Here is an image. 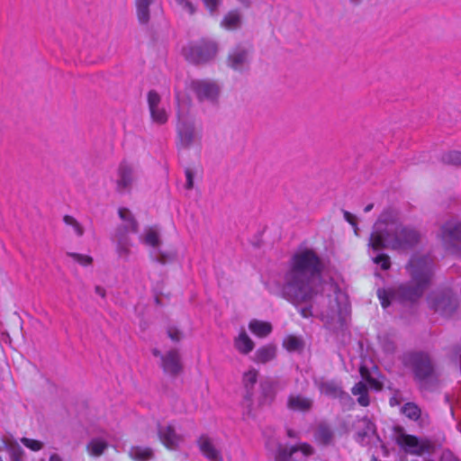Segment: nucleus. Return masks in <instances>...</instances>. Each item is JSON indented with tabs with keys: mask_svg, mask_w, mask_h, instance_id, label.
<instances>
[{
	"mask_svg": "<svg viewBox=\"0 0 461 461\" xmlns=\"http://www.w3.org/2000/svg\"><path fill=\"white\" fill-rule=\"evenodd\" d=\"M241 25V15L238 10H230L222 18L221 26L228 31H236Z\"/></svg>",
	"mask_w": 461,
	"mask_h": 461,
	"instance_id": "obj_27",
	"label": "nucleus"
},
{
	"mask_svg": "<svg viewBox=\"0 0 461 461\" xmlns=\"http://www.w3.org/2000/svg\"><path fill=\"white\" fill-rule=\"evenodd\" d=\"M63 221L66 225L70 226L74 231V233L80 237L84 234V230L81 224L72 216L65 215Z\"/></svg>",
	"mask_w": 461,
	"mask_h": 461,
	"instance_id": "obj_35",
	"label": "nucleus"
},
{
	"mask_svg": "<svg viewBox=\"0 0 461 461\" xmlns=\"http://www.w3.org/2000/svg\"><path fill=\"white\" fill-rule=\"evenodd\" d=\"M205 7L210 11L213 12L218 6L219 1L218 0H203Z\"/></svg>",
	"mask_w": 461,
	"mask_h": 461,
	"instance_id": "obj_43",
	"label": "nucleus"
},
{
	"mask_svg": "<svg viewBox=\"0 0 461 461\" xmlns=\"http://www.w3.org/2000/svg\"><path fill=\"white\" fill-rule=\"evenodd\" d=\"M313 454L311 445L302 443L294 447H280L276 453V461H299L300 459Z\"/></svg>",
	"mask_w": 461,
	"mask_h": 461,
	"instance_id": "obj_12",
	"label": "nucleus"
},
{
	"mask_svg": "<svg viewBox=\"0 0 461 461\" xmlns=\"http://www.w3.org/2000/svg\"><path fill=\"white\" fill-rule=\"evenodd\" d=\"M176 98L177 101L178 111L177 117L178 122L176 125L177 141L176 145L181 149H188L198 140H200V134L196 131L194 122L185 113L184 104L185 100L181 95L178 88L176 89Z\"/></svg>",
	"mask_w": 461,
	"mask_h": 461,
	"instance_id": "obj_5",
	"label": "nucleus"
},
{
	"mask_svg": "<svg viewBox=\"0 0 461 461\" xmlns=\"http://www.w3.org/2000/svg\"><path fill=\"white\" fill-rule=\"evenodd\" d=\"M130 456L136 461H148L152 458L153 451L149 447H132L130 450Z\"/></svg>",
	"mask_w": 461,
	"mask_h": 461,
	"instance_id": "obj_33",
	"label": "nucleus"
},
{
	"mask_svg": "<svg viewBox=\"0 0 461 461\" xmlns=\"http://www.w3.org/2000/svg\"><path fill=\"white\" fill-rule=\"evenodd\" d=\"M160 95L156 91L148 94V104L152 122L158 124H165L168 120V108L164 104Z\"/></svg>",
	"mask_w": 461,
	"mask_h": 461,
	"instance_id": "obj_10",
	"label": "nucleus"
},
{
	"mask_svg": "<svg viewBox=\"0 0 461 461\" xmlns=\"http://www.w3.org/2000/svg\"><path fill=\"white\" fill-rule=\"evenodd\" d=\"M247 59H228V67L234 70H242L247 67Z\"/></svg>",
	"mask_w": 461,
	"mask_h": 461,
	"instance_id": "obj_38",
	"label": "nucleus"
},
{
	"mask_svg": "<svg viewBox=\"0 0 461 461\" xmlns=\"http://www.w3.org/2000/svg\"><path fill=\"white\" fill-rule=\"evenodd\" d=\"M286 405L293 411L306 412L312 409L313 400L301 393H291L288 396Z\"/></svg>",
	"mask_w": 461,
	"mask_h": 461,
	"instance_id": "obj_17",
	"label": "nucleus"
},
{
	"mask_svg": "<svg viewBox=\"0 0 461 461\" xmlns=\"http://www.w3.org/2000/svg\"><path fill=\"white\" fill-rule=\"evenodd\" d=\"M158 434L162 444L170 450L177 449L184 442V436L178 434L170 424L159 425Z\"/></svg>",
	"mask_w": 461,
	"mask_h": 461,
	"instance_id": "obj_13",
	"label": "nucleus"
},
{
	"mask_svg": "<svg viewBox=\"0 0 461 461\" xmlns=\"http://www.w3.org/2000/svg\"><path fill=\"white\" fill-rule=\"evenodd\" d=\"M153 355L156 356V357L159 356V351L158 349H154L153 350Z\"/></svg>",
	"mask_w": 461,
	"mask_h": 461,
	"instance_id": "obj_55",
	"label": "nucleus"
},
{
	"mask_svg": "<svg viewBox=\"0 0 461 461\" xmlns=\"http://www.w3.org/2000/svg\"><path fill=\"white\" fill-rule=\"evenodd\" d=\"M258 372L255 368H250L246 371L242 375V386L246 389L245 399L247 401H251L252 398V391L254 385L258 381Z\"/></svg>",
	"mask_w": 461,
	"mask_h": 461,
	"instance_id": "obj_26",
	"label": "nucleus"
},
{
	"mask_svg": "<svg viewBox=\"0 0 461 461\" xmlns=\"http://www.w3.org/2000/svg\"><path fill=\"white\" fill-rule=\"evenodd\" d=\"M197 446L203 456L210 461H223L221 439L208 434L201 435Z\"/></svg>",
	"mask_w": 461,
	"mask_h": 461,
	"instance_id": "obj_9",
	"label": "nucleus"
},
{
	"mask_svg": "<svg viewBox=\"0 0 461 461\" xmlns=\"http://www.w3.org/2000/svg\"><path fill=\"white\" fill-rule=\"evenodd\" d=\"M139 178V172L134 165L122 161L114 174L115 190L119 194H129Z\"/></svg>",
	"mask_w": 461,
	"mask_h": 461,
	"instance_id": "obj_7",
	"label": "nucleus"
},
{
	"mask_svg": "<svg viewBox=\"0 0 461 461\" xmlns=\"http://www.w3.org/2000/svg\"><path fill=\"white\" fill-rule=\"evenodd\" d=\"M249 330L258 338L268 336L273 330L272 324L268 321L252 319L249 323Z\"/></svg>",
	"mask_w": 461,
	"mask_h": 461,
	"instance_id": "obj_25",
	"label": "nucleus"
},
{
	"mask_svg": "<svg viewBox=\"0 0 461 461\" xmlns=\"http://www.w3.org/2000/svg\"><path fill=\"white\" fill-rule=\"evenodd\" d=\"M68 256L83 267H87L92 264L93 258L88 255L78 253H69Z\"/></svg>",
	"mask_w": 461,
	"mask_h": 461,
	"instance_id": "obj_36",
	"label": "nucleus"
},
{
	"mask_svg": "<svg viewBox=\"0 0 461 461\" xmlns=\"http://www.w3.org/2000/svg\"><path fill=\"white\" fill-rule=\"evenodd\" d=\"M95 293H96L99 296H101L102 298H104V296H105V290H104V287H102V286H96V287H95Z\"/></svg>",
	"mask_w": 461,
	"mask_h": 461,
	"instance_id": "obj_47",
	"label": "nucleus"
},
{
	"mask_svg": "<svg viewBox=\"0 0 461 461\" xmlns=\"http://www.w3.org/2000/svg\"><path fill=\"white\" fill-rule=\"evenodd\" d=\"M351 1H352V2H355V3L358 2V0H351Z\"/></svg>",
	"mask_w": 461,
	"mask_h": 461,
	"instance_id": "obj_58",
	"label": "nucleus"
},
{
	"mask_svg": "<svg viewBox=\"0 0 461 461\" xmlns=\"http://www.w3.org/2000/svg\"><path fill=\"white\" fill-rule=\"evenodd\" d=\"M283 346L289 352L300 351L303 348V342L300 338L289 335L284 339Z\"/></svg>",
	"mask_w": 461,
	"mask_h": 461,
	"instance_id": "obj_34",
	"label": "nucleus"
},
{
	"mask_svg": "<svg viewBox=\"0 0 461 461\" xmlns=\"http://www.w3.org/2000/svg\"><path fill=\"white\" fill-rule=\"evenodd\" d=\"M176 4L185 11L193 14L195 11L194 5L188 0H176Z\"/></svg>",
	"mask_w": 461,
	"mask_h": 461,
	"instance_id": "obj_39",
	"label": "nucleus"
},
{
	"mask_svg": "<svg viewBox=\"0 0 461 461\" xmlns=\"http://www.w3.org/2000/svg\"><path fill=\"white\" fill-rule=\"evenodd\" d=\"M190 88L195 93L200 101L215 102L220 95V86L213 81L194 80Z\"/></svg>",
	"mask_w": 461,
	"mask_h": 461,
	"instance_id": "obj_11",
	"label": "nucleus"
},
{
	"mask_svg": "<svg viewBox=\"0 0 461 461\" xmlns=\"http://www.w3.org/2000/svg\"><path fill=\"white\" fill-rule=\"evenodd\" d=\"M49 461H62V458L57 454H52Z\"/></svg>",
	"mask_w": 461,
	"mask_h": 461,
	"instance_id": "obj_48",
	"label": "nucleus"
},
{
	"mask_svg": "<svg viewBox=\"0 0 461 461\" xmlns=\"http://www.w3.org/2000/svg\"><path fill=\"white\" fill-rule=\"evenodd\" d=\"M403 363L411 367L414 379L421 389L430 390L438 384V372L427 353H407L403 357Z\"/></svg>",
	"mask_w": 461,
	"mask_h": 461,
	"instance_id": "obj_4",
	"label": "nucleus"
},
{
	"mask_svg": "<svg viewBox=\"0 0 461 461\" xmlns=\"http://www.w3.org/2000/svg\"><path fill=\"white\" fill-rule=\"evenodd\" d=\"M168 337L175 342H177L181 339V333L180 331L173 327L168 328L167 330Z\"/></svg>",
	"mask_w": 461,
	"mask_h": 461,
	"instance_id": "obj_41",
	"label": "nucleus"
},
{
	"mask_svg": "<svg viewBox=\"0 0 461 461\" xmlns=\"http://www.w3.org/2000/svg\"><path fill=\"white\" fill-rule=\"evenodd\" d=\"M401 411L405 417L414 421H418L421 418V410L414 402L405 403L402 407Z\"/></svg>",
	"mask_w": 461,
	"mask_h": 461,
	"instance_id": "obj_32",
	"label": "nucleus"
},
{
	"mask_svg": "<svg viewBox=\"0 0 461 461\" xmlns=\"http://www.w3.org/2000/svg\"><path fill=\"white\" fill-rule=\"evenodd\" d=\"M276 357V346L267 344L258 348L253 357V361L257 364H267L274 360Z\"/></svg>",
	"mask_w": 461,
	"mask_h": 461,
	"instance_id": "obj_24",
	"label": "nucleus"
},
{
	"mask_svg": "<svg viewBox=\"0 0 461 461\" xmlns=\"http://www.w3.org/2000/svg\"><path fill=\"white\" fill-rule=\"evenodd\" d=\"M458 356H459V360H460V365H461V350L458 352Z\"/></svg>",
	"mask_w": 461,
	"mask_h": 461,
	"instance_id": "obj_57",
	"label": "nucleus"
},
{
	"mask_svg": "<svg viewBox=\"0 0 461 461\" xmlns=\"http://www.w3.org/2000/svg\"><path fill=\"white\" fill-rule=\"evenodd\" d=\"M397 403H398V402H397V400H396V398H395V397H392V398L390 399V405H391V406H394V405H396Z\"/></svg>",
	"mask_w": 461,
	"mask_h": 461,
	"instance_id": "obj_54",
	"label": "nucleus"
},
{
	"mask_svg": "<svg viewBox=\"0 0 461 461\" xmlns=\"http://www.w3.org/2000/svg\"><path fill=\"white\" fill-rule=\"evenodd\" d=\"M441 461H459L456 457L449 456V457H443Z\"/></svg>",
	"mask_w": 461,
	"mask_h": 461,
	"instance_id": "obj_53",
	"label": "nucleus"
},
{
	"mask_svg": "<svg viewBox=\"0 0 461 461\" xmlns=\"http://www.w3.org/2000/svg\"><path fill=\"white\" fill-rule=\"evenodd\" d=\"M122 230H116L114 238L116 240V250L120 258H128L131 254V249L133 246L131 240Z\"/></svg>",
	"mask_w": 461,
	"mask_h": 461,
	"instance_id": "obj_23",
	"label": "nucleus"
},
{
	"mask_svg": "<svg viewBox=\"0 0 461 461\" xmlns=\"http://www.w3.org/2000/svg\"><path fill=\"white\" fill-rule=\"evenodd\" d=\"M320 392L330 398L350 399L341 386L335 381H322L318 384Z\"/></svg>",
	"mask_w": 461,
	"mask_h": 461,
	"instance_id": "obj_18",
	"label": "nucleus"
},
{
	"mask_svg": "<svg viewBox=\"0 0 461 461\" xmlns=\"http://www.w3.org/2000/svg\"><path fill=\"white\" fill-rule=\"evenodd\" d=\"M170 259V257L166 253L159 252L156 256V260L160 264H166Z\"/></svg>",
	"mask_w": 461,
	"mask_h": 461,
	"instance_id": "obj_46",
	"label": "nucleus"
},
{
	"mask_svg": "<svg viewBox=\"0 0 461 461\" xmlns=\"http://www.w3.org/2000/svg\"><path fill=\"white\" fill-rule=\"evenodd\" d=\"M367 381L372 386L375 387L376 389L379 388V383L376 382L375 379L369 378Z\"/></svg>",
	"mask_w": 461,
	"mask_h": 461,
	"instance_id": "obj_49",
	"label": "nucleus"
},
{
	"mask_svg": "<svg viewBox=\"0 0 461 461\" xmlns=\"http://www.w3.org/2000/svg\"><path fill=\"white\" fill-rule=\"evenodd\" d=\"M446 159L449 162L459 164L461 163V153L457 151L450 152Z\"/></svg>",
	"mask_w": 461,
	"mask_h": 461,
	"instance_id": "obj_42",
	"label": "nucleus"
},
{
	"mask_svg": "<svg viewBox=\"0 0 461 461\" xmlns=\"http://www.w3.org/2000/svg\"><path fill=\"white\" fill-rule=\"evenodd\" d=\"M360 372H361V375H362L363 376H365V374H364V368H363V367L360 369Z\"/></svg>",
	"mask_w": 461,
	"mask_h": 461,
	"instance_id": "obj_56",
	"label": "nucleus"
},
{
	"mask_svg": "<svg viewBox=\"0 0 461 461\" xmlns=\"http://www.w3.org/2000/svg\"><path fill=\"white\" fill-rule=\"evenodd\" d=\"M373 207H374L373 203H369V204H367V205L365 207V209H364L365 212H370V211L373 209Z\"/></svg>",
	"mask_w": 461,
	"mask_h": 461,
	"instance_id": "obj_52",
	"label": "nucleus"
},
{
	"mask_svg": "<svg viewBox=\"0 0 461 461\" xmlns=\"http://www.w3.org/2000/svg\"><path fill=\"white\" fill-rule=\"evenodd\" d=\"M252 46L250 44L248 45V47L244 48L242 50L238 52L234 58H245L249 55L252 54Z\"/></svg>",
	"mask_w": 461,
	"mask_h": 461,
	"instance_id": "obj_44",
	"label": "nucleus"
},
{
	"mask_svg": "<svg viewBox=\"0 0 461 461\" xmlns=\"http://www.w3.org/2000/svg\"><path fill=\"white\" fill-rule=\"evenodd\" d=\"M352 394L357 396V402L364 407L370 404V398L368 395V389L365 383L358 382L351 389Z\"/></svg>",
	"mask_w": 461,
	"mask_h": 461,
	"instance_id": "obj_30",
	"label": "nucleus"
},
{
	"mask_svg": "<svg viewBox=\"0 0 461 461\" xmlns=\"http://www.w3.org/2000/svg\"><path fill=\"white\" fill-rule=\"evenodd\" d=\"M333 431L326 424H320L315 432V439L321 445H329L333 440Z\"/></svg>",
	"mask_w": 461,
	"mask_h": 461,
	"instance_id": "obj_31",
	"label": "nucleus"
},
{
	"mask_svg": "<svg viewBox=\"0 0 461 461\" xmlns=\"http://www.w3.org/2000/svg\"><path fill=\"white\" fill-rule=\"evenodd\" d=\"M0 461H4V460L2 459V457H0Z\"/></svg>",
	"mask_w": 461,
	"mask_h": 461,
	"instance_id": "obj_59",
	"label": "nucleus"
},
{
	"mask_svg": "<svg viewBox=\"0 0 461 461\" xmlns=\"http://www.w3.org/2000/svg\"><path fill=\"white\" fill-rule=\"evenodd\" d=\"M185 175V188L191 190L194 187V172L191 168H186Z\"/></svg>",
	"mask_w": 461,
	"mask_h": 461,
	"instance_id": "obj_40",
	"label": "nucleus"
},
{
	"mask_svg": "<svg viewBox=\"0 0 461 461\" xmlns=\"http://www.w3.org/2000/svg\"><path fill=\"white\" fill-rule=\"evenodd\" d=\"M442 240L447 245L461 244V222L449 221L441 228Z\"/></svg>",
	"mask_w": 461,
	"mask_h": 461,
	"instance_id": "obj_16",
	"label": "nucleus"
},
{
	"mask_svg": "<svg viewBox=\"0 0 461 461\" xmlns=\"http://www.w3.org/2000/svg\"><path fill=\"white\" fill-rule=\"evenodd\" d=\"M240 3H241L245 7H249L250 5L249 0H238Z\"/></svg>",
	"mask_w": 461,
	"mask_h": 461,
	"instance_id": "obj_51",
	"label": "nucleus"
},
{
	"mask_svg": "<svg viewBox=\"0 0 461 461\" xmlns=\"http://www.w3.org/2000/svg\"><path fill=\"white\" fill-rule=\"evenodd\" d=\"M233 345L235 349L242 355L249 354L255 348L254 341L243 328L240 330L238 336L233 339Z\"/></svg>",
	"mask_w": 461,
	"mask_h": 461,
	"instance_id": "obj_20",
	"label": "nucleus"
},
{
	"mask_svg": "<svg viewBox=\"0 0 461 461\" xmlns=\"http://www.w3.org/2000/svg\"><path fill=\"white\" fill-rule=\"evenodd\" d=\"M87 433L91 436L101 435L104 438H94L87 446L89 452L94 456H100L104 453L108 444L105 438L110 437L109 425L104 419H97L87 427Z\"/></svg>",
	"mask_w": 461,
	"mask_h": 461,
	"instance_id": "obj_8",
	"label": "nucleus"
},
{
	"mask_svg": "<svg viewBox=\"0 0 461 461\" xmlns=\"http://www.w3.org/2000/svg\"><path fill=\"white\" fill-rule=\"evenodd\" d=\"M139 240L140 243L153 249H158L161 245L160 232L155 226L146 228Z\"/></svg>",
	"mask_w": 461,
	"mask_h": 461,
	"instance_id": "obj_22",
	"label": "nucleus"
},
{
	"mask_svg": "<svg viewBox=\"0 0 461 461\" xmlns=\"http://www.w3.org/2000/svg\"><path fill=\"white\" fill-rule=\"evenodd\" d=\"M323 263L312 249L297 251L288 262L283 276L282 296L293 303L302 317L320 316L321 319H333L334 309L319 310L328 299L319 294Z\"/></svg>",
	"mask_w": 461,
	"mask_h": 461,
	"instance_id": "obj_1",
	"label": "nucleus"
},
{
	"mask_svg": "<svg viewBox=\"0 0 461 461\" xmlns=\"http://www.w3.org/2000/svg\"><path fill=\"white\" fill-rule=\"evenodd\" d=\"M344 217L347 221H348L352 226L356 227V217L348 212H344ZM355 232L357 233V228H355Z\"/></svg>",
	"mask_w": 461,
	"mask_h": 461,
	"instance_id": "obj_45",
	"label": "nucleus"
},
{
	"mask_svg": "<svg viewBox=\"0 0 461 461\" xmlns=\"http://www.w3.org/2000/svg\"><path fill=\"white\" fill-rule=\"evenodd\" d=\"M287 435L289 438H296L297 437L296 432L292 429L287 430Z\"/></svg>",
	"mask_w": 461,
	"mask_h": 461,
	"instance_id": "obj_50",
	"label": "nucleus"
},
{
	"mask_svg": "<svg viewBox=\"0 0 461 461\" xmlns=\"http://www.w3.org/2000/svg\"><path fill=\"white\" fill-rule=\"evenodd\" d=\"M161 366L165 373L176 375L182 370L180 355L176 349H171L161 356Z\"/></svg>",
	"mask_w": 461,
	"mask_h": 461,
	"instance_id": "obj_15",
	"label": "nucleus"
},
{
	"mask_svg": "<svg viewBox=\"0 0 461 461\" xmlns=\"http://www.w3.org/2000/svg\"><path fill=\"white\" fill-rule=\"evenodd\" d=\"M118 213L122 223L116 230H122L125 233H136L139 229V224L131 211L127 208H120Z\"/></svg>",
	"mask_w": 461,
	"mask_h": 461,
	"instance_id": "obj_19",
	"label": "nucleus"
},
{
	"mask_svg": "<svg viewBox=\"0 0 461 461\" xmlns=\"http://www.w3.org/2000/svg\"><path fill=\"white\" fill-rule=\"evenodd\" d=\"M154 0H135L138 21L146 24L149 19V5Z\"/></svg>",
	"mask_w": 461,
	"mask_h": 461,
	"instance_id": "obj_29",
	"label": "nucleus"
},
{
	"mask_svg": "<svg viewBox=\"0 0 461 461\" xmlns=\"http://www.w3.org/2000/svg\"><path fill=\"white\" fill-rule=\"evenodd\" d=\"M394 441L405 453L415 456L429 453L433 447L429 440L407 434L401 427L394 429Z\"/></svg>",
	"mask_w": 461,
	"mask_h": 461,
	"instance_id": "obj_6",
	"label": "nucleus"
},
{
	"mask_svg": "<svg viewBox=\"0 0 461 461\" xmlns=\"http://www.w3.org/2000/svg\"><path fill=\"white\" fill-rule=\"evenodd\" d=\"M407 271L411 280L397 288L379 289L377 295L384 308L393 302H415L420 299L429 285L433 276V260L429 255L411 257Z\"/></svg>",
	"mask_w": 461,
	"mask_h": 461,
	"instance_id": "obj_3",
	"label": "nucleus"
},
{
	"mask_svg": "<svg viewBox=\"0 0 461 461\" xmlns=\"http://www.w3.org/2000/svg\"><path fill=\"white\" fill-rule=\"evenodd\" d=\"M277 382L272 378H266L260 384L261 399L260 403H271L276 394Z\"/></svg>",
	"mask_w": 461,
	"mask_h": 461,
	"instance_id": "obj_21",
	"label": "nucleus"
},
{
	"mask_svg": "<svg viewBox=\"0 0 461 461\" xmlns=\"http://www.w3.org/2000/svg\"><path fill=\"white\" fill-rule=\"evenodd\" d=\"M428 301L430 308L441 314H447L454 306L451 295L446 292L433 293L429 294Z\"/></svg>",
	"mask_w": 461,
	"mask_h": 461,
	"instance_id": "obj_14",
	"label": "nucleus"
},
{
	"mask_svg": "<svg viewBox=\"0 0 461 461\" xmlns=\"http://www.w3.org/2000/svg\"><path fill=\"white\" fill-rule=\"evenodd\" d=\"M195 58H213L217 54V46L214 42L203 41L192 48Z\"/></svg>",
	"mask_w": 461,
	"mask_h": 461,
	"instance_id": "obj_28",
	"label": "nucleus"
},
{
	"mask_svg": "<svg viewBox=\"0 0 461 461\" xmlns=\"http://www.w3.org/2000/svg\"><path fill=\"white\" fill-rule=\"evenodd\" d=\"M420 240L419 233L411 228L402 226L390 215L384 213L375 223L369 240L370 257L373 262L383 270L390 268L391 260L388 255L380 252L383 249L407 250L411 249Z\"/></svg>",
	"mask_w": 461,
	"mask_h": 461,
	"instance_id": "obj_2",
	"label": "nucleus"
},
{
	"mask_svg": "<svg viewBox=\"0 0 461 461\" xmlns=\"http://www.w3.org/2000/svg\"><path fill=\"white\" fill-rule=\"evenodd\" d=\"M21 442L28 448H30L32 451H39L42 448V443L39 440L28 438H21Z\"/></svg>",
	"mask_w": 461,
	"mask_h": 461,
	"instance_id": "obj_37",
	"label": "nucleus"
}]
</instances>
